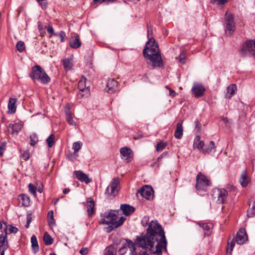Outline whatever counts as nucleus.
Instances as JSON below:
<instances>
[{
  "label": "nucleus",
  "instance_id": "nucleus-39",
  "mask_svg": "<svg viewBox=\"0 0 255 255\" xmlns=\"http://www.w3.org/2000/svg\"><path fill=\"white\" fill-rule=\"evenodd\" d=\"M46 141L48 147L49 148L52 147L55 142L54 135L53 134H50L46 139Z\"/></svg>",
  "mask_w": 255,
  "mask_h": 255
},
{
  "label": "nucleus",
  "instance_id": "nucleus-31",
  "mask_svg": "<svg viewBox=\"0 0 255 255\" xmlns=\"http://www.w3.org/2000/svg\"><path fill=\"white\" fill-rule=\"evenodd\" d=\"M237 90V86L235 84H231L229 86L227 89L226 96L229 98H231L235 94Z\"/></svg>",
  "mask_w": 255,
  "mask_h": 255
},
{
  "label": "nucleus",
  "instance_id": "nucleus-16",
  "mask_svg": "<svg viewBox=\"0 0 255 255\" xmlns=\"http://www.w3.org/2000/svg\"><path fill=\"white\" fill-rule=\"evenodd\" d=\"M248 237L245 229H240L237 233L236 238L237 243L239 245H243L247 241Z\"/></svg>",
  "mask_w": 255,
  "mask_h": 255
},
{
  "label": "nucleus",
  "instance_id": "nucleus-46",
  "mask_svg": "<svg viewBox=\"0 0 255 255\" xmlns=\"http://www.w3.org/2000/svg\"><path fill=\"white\" fill-rule=\"evenodd\" d=\"M240 183L243 187H246L247 186L248 184V180L247 176L245 174H242L240 178Z\"/></svg>",
  "mask_w": 255,
  "mask_h": 255
},
{
  "label": "nucleus",
  "instance_id": "nucleus-14",
  "mask_svg": "<svg viewBox=\"0 0 255 255\" xmlns=\"http://www.w3.org/2000/svg\"><path fill=\"white\" fill-rule=\"evenodd\" d=\"M214 195L217 196V201L219 203L224 204L226 203V199L228 195V192L225 189H216L213 191Z\"/></svg>",
  "mask_w": 255,
  "mask_h": 255
},
{
  "label": "nucleus",
  "instance_id": "nucleus-2",
  "mask_svg": "<svg viewBox=\"0 0 255 255\" xmlns=\"http://www.w3.org/2000/svg\"><path fill=\"white\" fill-rule=\"evenodd\" d=\"M147 45L145 46L143 50V55L145 59L148 67L151 66L153 69L155 67H162L163 61L162 59L161 53L149 54L147 51Z\"/></svg>",
  "mask_w": 255,
  "mask_h": 255
},
{
  "label": "nucleus",
  "instance_id": "nucleus-51",
  "mask_svg": "<svg viewBox=\"0 0 255 255\" xmlns=\"http://www.w3.org/2000/svg\"><path fill=\"white\" fill-rule=\"evenodd\" d=\"M32 214H28L27 215L26 217V220H27V223L26 225H25L26 228H28L30 225V223L32 221Z\"/></svg>",
  "mask_w": 255,
  "mask_h": 255
},
{
  "label": "nucleus",
  "instance_id": "nucleus-35",
  "mask_svg": "<svg viewBox=\"0 0 255 255\" xmlns=\"http://www.w3.org/2000/svg\"><path fill=\"white\" fill-rule=\"evenodd\" d=\"M21 200V204L25 207H28L30 205V200L29 196L25 194H21L19 196Z\"/></svg>",
  "mask_w": 255,
  "mask_h": 255
},
{
  "label": "nucleus",
  "instance_id": "nucleus-49",
  "mask_svg": "<svg viewBox=\"0 0 255 255\" xmlns=\"http://www.w3.org/2000/svg\"><path fill=\"white\" fill-rule=\"evenodd\" d=\"M47 32L51 35L57 36L58 34L54 32L53 28L51 24H49L47 27Z\"/></svg>",
  "mask_w": 255,
  "mask_h": 255
},
{
  "label": "nucleus",
  "instance_id": "nucleus-43",
  "mask_svg": "<svg viewBox=\"0 0 255 255\" xmlns=\"http://www.w3.org/2000/svg\"><path fill=\"white\" fill-rule=\"evenodd\" d=\"M17 50L21 52L25 50V44L22 41H19L17 42L16 45Z\"/></svg>",
  "mask_w": 255,
  "mask_h": 255
},
{
  "label": "nucleus",
  "instance_id": "nucleus-3",
  "mask_svg": "<svg viewBox=\"0 0 255 255\" xmlns=\"http://www.w3.org/2000/svg\"><path fill=\"white\" fill-rule=\"evenodd\" d=\"M29 76L34 82L38 81L42 84H46L50 81V78L45 70L39 65L32 67Z\"/></svg>",
  "mask_w": 255,
  "mask_h": 255
},
{
  "label": "nucleus",
  "instance_id": "nucleus-57",
  "mask_svg": "<svg viewBox=\"0 0 255 255\" xmlns=\"http://www.w3.org/2000/svg\"><path fill=\"white\" fill-rule=\"evenodd\" d=\"M168 154V152L167 151L163 152L160 156H159L157 158V160L159 161L161 159H162L163 157H165L167 156Z\"/></svg>",
  "mask_w": 255,
  "mask_h": 255
},
{
  "label": "nucleus",
  "instance_id": "nucleus-26",
  "mask_svg": "<svg viewBox=\"0 0 255 255\" xmlns=\"http://www.w3.org/2000/svg\"><path fill=\"white\" fill-rule=\"evenodd\" d=\"M66 119L68 124L72 126L76 125V122L73 120L72 114L68 107L65 108Z\"/></svg>",
  "mask_w": 255,
  "mask_h": 255
},
{
  "label": "nucleus",
  "instance_id": "nucleus-10",
  "mask_svg": "<svg viewBox=\"0 0 255 255\" xmlns=\"http://www.w3.org/2000/svg\"><path fill=\"white\" fill-rule=\"evenodd\" d=\"M103 217L100 222L101 224L110 225V223L117 222L116 220L118 216L116 211L110 210L107 214L104 215Z\"/></svg>",
  "mask_w": 255,
  "mask_h": 255
},
{
  "label": "nucleus",
  "instance_id": "nucleus-53",
  "mask_svg": "<svg viewBox=\"0 0 255 255\" xmlns=\"http://www.w3.org/2000/svg\"><path fill=\"white\" fill-rule=\"evenodd\" d=\"M201 124L199 122L197 121L196 122V126L195 128V130H196V132L197 134L199 133L201 131Z\"/></svg>",
  "mask_w": 255,
  "mask_h": 255
},
{
  "label": "nucleus",
  "instance_id": "nucleus-50",
  "mask_svg": "<svg viewBox=\"0 0 255 255\" xmlns=\"http://www.w3.org/2000/svg\"><path fill=\"white\" fill-rule=\"evenodd\" d=\"M21 158L26 161L29 158V153L28 151H24L21 155Z\"/></svg>",
  "mask_w": 255,
  "mask_h": 255
},
{
  "label": "nucleus",
  "instance_id": "nucleus-28",
  "mask_svg": "<svg viewBox=\"0 0 255 255\" xmlns=\"http://www.w3.org/2000/svg\"><path fill=\"white\" fill-rule=\"evenodd\" d=\"M16 102V99L15 98H10L9 99L8 103V113L13 114L15 112L16 109L15 106Z\"/></svg>",
  "mask_w": 255,
  "mask_h": 255
},
{
  "label": "nucleus",
  "instance_id": "nucleus-21",
  "mask_svg": "<svg viewBox=\"0 0 255 255\" xmlns=\"http://www.w3.org/2000/svg\"><path fill=\"white\" fill-rule=\"evenodd\" d=\"M86 206L89 217H91L95 212V203L92 198H88L87 200Z\"/></svg>",
  "mask_w": 255,
  "mask_h": 255
},
{
  "label": "nucleus",
  "instance_id": "nucleus-42",
  "mask_svg": "<svg viewBox=\"0 0 255 255\" xmlns=\"http://www.w3.org/2000/svg\"><path fill=\"white\" fill-rule=\"evenodd\" d=\"M255 215V201L252 203V207L247 211V215L249 217H253Z\"/></svg>",
  "mask_w": 255,
  "mask_h": 255
},
{
  "label": "nucleus",
  "instance_id": "nucleus-13",
  "mask_svg": "<svg viewBox=\"0 0 255 255\" xmlns=\"http://www.w3.org/2000/svg\"><path fill=\"white\" fill-rule=\"evenodd\" d=\"M120 153L122 158L127 162H130L133 159V151L130 148L127 147H123L120 149Z\"/></svg>",
  "mask_w": 255,
  "mask_h": 255
},
{
  "label": "nucleus",
  "instance_id": "nucleus-34",
  "mask_svg": "<svg viewBox=\"0 0 255 255\" xmlns=\"http://www.w3.org/2000/svg\"><path fill=\"white\" fill-rule=\"evenodd\" d=\"M82 144L80 141L75 142L73 144V149L74 151L73 153V156L76 158L78 156V152L81 149Z\"/></svg>",
  "mask_w": 255,
  "mask_h": 255
},
{
  "label": "nucleus",
  "instance_id": "nucleus-52",
  "mask_svg": "<svg viewBox=\"0 0 255 255\" xmlns=\"http://www.w3.org/2000/svg\"><path fill=\"white\" fill-rule=\"evenodd\" d=\"M228 0H213L212 2L218 5H222L226 3Z\"/></svg>",
  "mask_w": 255,
  "mask_h": 255
},
{
  "label": "nucleus",
  "instance_id": "nucleus-5",
  "mask_svg": "<svg viewBox=\"0 0 255 255\" xmlns=\"http://www.w3.org/2000/svg\"><path fill=\"white\" fill-rule=\"evenodd\" d=\"M240 55L242 57L247 56L255 57V39L245 41L240 50Z\"/></svg>",
  "mask_w": 255,
  "mask_h": 255
},
{
  "label": "nucleus",
  "instance_id": "nucleus-45",
  "mask_svg": "<svg viewBox=\"0 0 255 255\" xmlns=\"http://www.w3.org/2000/svg\"><path fill=\"white\" fill-rule=\"evenodd\" d=\"M167 145V143L166 142L160 141L157 143L156 150L157 151H160L162 150Z\"/></svg>",
  "mask_w": 255,
  "mask_h": 255
},
{
  "label": "nucleus",
  "instance_id": "nucleus-44",
  "mask_svg": "<svg viewBox=\"0 0 255 255\" xmlns=\"http://www.w3.org/2000/svg\"><path fill=\"white\" fill-rule=\"evenodd\" d=\"M30 144L31 146H34L35 144L38 142V139L36 134H32L30 136Z\"/></svg>",
  "mask_w": 255,
  "mask_h": 255
},
{
  "label": "nucleus",
  "instance_id": "nucleus-62",
  "mask_svg": "<svg viewBox=\"0 0 255 255\" xmlns=\"http://www.w3.org/2000/svg\"><path fill=\"white\" fill-rule=\"evenodd\" d=\"M38 191H39L40 193H42L43 190L42 189L39 188V189H38Z\"/></svg>",
  "mask_w": 255,
  "mask_h": 255
},
{
  "label": "nucleus",
  "instance_id": "nucleus-48",
  "mask_svg": "<svg viewBox=\"0 0 255 255\" xmlns=\"http://www.w3.org/2000/svg\"><path fill=\"white\" fill-rule=\"evenodd\" d=\"M28 189L30 193L34 196L36 195V187L34 186L33 184L32 183H29L28 184Z\"/></svg>",
  "mask_w": 255,
  "mask_h": 255
},
{
  "label": "nucleus",
  "instance_id": "nucleus-17",
  "mask_svg": "<svg viewBox=\"0 0 255 255\" xmlns=\"http://www.w3.org/2000/svg\"><path fill=\"white\" fill-rule=\"evenodd\" d=\"M8 244L7 236L3 234L0 235V255H4V251L8 248Z\"/></svg>",
  "mask_w": 255,
  "mask_h": 255
},
{
  "label": "nucleus",
  "instance_id": "nucleus-33",
  "mask_svg": "<svg viewBox=\"0 0 255 255\" xmlns=\"http://www.w3.org/2000/svg\"><path fill=\"white\" fill-rule=\"evenodd\" d=\"M31 243L32 250L34 253H36L39 251V246L37 241L36 237L35 235H33L31 238Z\"/></svg>",
  "mask_w": 255,
  "mask_h": 255
},
{
  "label": "nucleus",
  "instance_id": "nucleus-59",
  "mask_svg": "<svg viewBox=\"0 0 255 255\" xmlns=\"http://www.w3.org/2000/svg\"><path fill=\"white\" fill-rule=\"evenodd\" d=\"M169 95L172 97H174L176 94L175 91L171 89H169Z\"/></svg>",
  "mask_w": 255,
  "mask_h": 255
},
{
  "label": "nucleus",
  "instance_id": "nucleus-18",
  "mask_svg": "<svg viewBox=\"0 0 255 255\" xmlns=\"http://www.w3.org/2000/svg\"><path fill=\"white\" fill-rule=\"evenodd\" d=\"M74 174L76 178L81 182L88 184L92 181V179L90 178L87 174L81 170L74 171Z\"/></svg>",
  "mask_w": 255,
  "mask_h": 255
},
{
  "label": "nucleus",
  "instance_id": "nucleus-29",
  "mask_svg": "<svg viewBox=\"0 0 255 255\" xmlns=\"http://www.w3.org/2000/svg\"><path fill=\"white\" fill-rule=\"evenodd\" d=\"M197 224L205 231V234L209 236L211 233V229L212 225L207 223H202L201 222H198Z\"/></svg>",
  "mask_w": 255,
  "mask_h": 255
},
{
  "label": "nucleus",
  "instance_id": "nucleus-25",
  "mask_svg": "<svg viewBox=\"0 0 255 255\" xmlns=\"http://www.w3.org/2000/svg\"><path fill=\"white\" fill-rule=\"evenodd\" d=\"M183 121L178 122L176 125V128L174 133L175 137L177 139H180L182 137L183 129L182 127Z\"/></svg>",
  "mask_w": 255,
  "mask_h": 255
},
{
  "label": "nucleus",
  "instance_id": "nucleus-64",
  "mask_svg": "<svg viewBox=\"0 0 255 255\" xmlns=\"http://www.w3.org/2000/svg\"><path fill=\"white\" fill-rule=\"evenodd\" d=\"M223 120L225 122H227L228 121V119L227 118H223Z\"/></svg>",
  "mask_w": 255,
  "mask_h": 255
},
{
  "label": "nucleus",
  "instance_id": "nucleus-61",
  "mask_svg": "<svg viewBox=\"0 0 255 255\" xmlns=\"http://www.w3.org/2000/svg\"><path fill=\"white\" fill-rule=\"evenodd\" d=\"M59 200V198H57V199H56L55 201L54 202V204H55V205L57 204V203L58 202Z\"/></svg>",
  "mask_w": 255,
  "mask_h": 255
},
{
  "label": "nucleus",
  "instance_id": "nucleus-56",
  "mask_svg": "<svg viewBox=\"0 0 255 255\" xmlns=\"http://www.w3.org/2000/svg\"><path fill=\"white\" fill-rule=\"evenodd\" d=\"M5 147V143L3 142L0 145V156H2L3 154V150Z\"/></svg>",
  "mask_w": 255,
  "mask_h": 255
},
{
  "label": "nucleus",
  "instance_id": "nucleus-20",
  "mask_svg": "<svg viewBox=\"0 0 255 255\" xmlns=\"http://www.w3.org/2000/svg\"><path fill=\"white\" fill-rule=\"evenodd\" d=\"M69 44L72 48L77 49L80 47L81 45V42L80 40L79 35L75 34L72 36L70 38Z\"/></svg>",
  "mask_w": 255,
  "mask_h": 255
},
{
  "label": "nucleus",
  "instance_id": "nucleus-30",
  "mask_svg": "<svg viewBox=\"0 0 255 255\" xmlns=\"http://www.w3.org/2000/svg\"><path fill=\"white\" fill-rule=\"evenodd\" d=\"M215 148L216 146L215 142L211 141L208 145L205 146V147L203 148V153L215 152Z\"/></svg>",
  "mask_w": 255,
  "mask_h": 255
},
{
  "label": "nucleus",
  "instance_id": "nucleus-23",
  "mask_svg": "<svg viewBox=\"0 0 255 255\" xmlns=\"http://www.w3.org/2000/svg\"><path fill=\"white\" fill-rule=\"evenodd\" d=\"M120 209L123 211V213L127 216H129L135 211V208L133 206L126 204H122Z\"/></svg>",
  "mask_w": 255,
  "mask_h": 255
},
{
  "label": "nucleus",
  "instance_id": "nucleus-27",
  "mask_svg": "<svg viewBox=\"0 0 255 255\" xmlns=\"http://www.w3.org/2000/svg\"><path fill=\"white\" fill-rule=\"evenodd\" d=\"M201 137L199 135H196L195 136L194 143H193V148H197L198 149L204 148V142L203 141L200 140Z\"/></svg>",
  "mask_w": 255,
  "mask_h": 255
},
{
  "label": "nucleus",
  "instance_id": "nucleus-63",
  "mask_svg": "<svg viewBox=\"0 0 255 255\" xmlns=\"http://www.w3.org/2000/svg\"><path fill=\"white\" fill-rule=\"evenodd\" d=\"M44 34H45V32L43 31H42V34L40 33V35L41 36H43L44 35Z\"/></svg>",
  "mask_w": 255,
  "mask_h": 255
},
{
  "label": "nucleus",
  "instance_id": "nucleus-36",
  "mask_svg": "<svg viewBox=\"0 0 255 255\" xmlns=\"http://www.w3.org/2000/svg\"><path fill=\"white\" fill-rule=\"evenodd\" d=\"M47 221L50 226L53 227L55 225V222L54 219L53 211L52 210L49 211L48 212Z\"/></svg>",
  "mask_w": 255,
  "mask_h": 255
},
{
  "label": "nucleus",
  "instance_id": "nucleus-6",
  "mask_svg": "<svg viewBox=\"0 0 255 255\" xmlns=\"http://www.w3.org/2000/svg\"><path fill=\"white\" fill-rule=\"evenodd\" d=\"M120 183L119 178L113 179L109 186L107 187L105 194L108 199L114 198L118 193V185Z\"/></svg>",
  "mask_w": 255,
  "mask_h": 255
},
{
  "label": "nucleus",
  "instance_id": "nucleus-54",
  "mask_svg": "<svg viewBox=\"0 0 255 255\" xmlns=\"http://www.w3.org/2000/svg\"><path fill=\"white\" fill-rule=\"evenodd\" d=\"M58 35L60 37L61 42H64V41H65V37L66 36V34H65V32H64L63 31H61L59 33Z\"/></svg>",
  "mask_w": 255,
  "mask_h": 255
},
{
  "label": "nucleus",
  "instance_id": "nucleus-41",
  "mask_svg": "<svg viewBox=\"0 0 255 255\" xmlns=\"http://www.w3.org/2000/svg\"><path fill=\"white\" fill-rule=\"evenodd\" d=\"M63 64L66 70H69L71 69L72 64L70 59L68 58L64 59L63 60Z\"/></svg>",
  "mask_w": 255,
  "mask_h": 255
},
{
  "label": "nucleus",
  "instance_id": "nucleus-24",
  "mask_svg": "<svg viewBox=\"0 0 255 255\" xmlns=\"http://www.w3.org/2000/svg\"><path fill=\"white\" fill-rule=\"evenodd\" d=\"M23 126V123L19 122L14 124H9L8 128L12 129V131L11 132L12 134L17 135L19 131L22 129Z\"/></svg>",
  "mask_w": 255,
  "mask_h": 255
},
{
  "label": "nucleus",
  "instance_id": "nucleus-22",
  "mask_svg": "<svg viewBox=\"0 0 255 255\" xmlns=\"http://www.w3.org/2000/svg\"><path fill=\"white\" fill-rule=\"evenodd\" d=\"M118 83L114 79H110L107 84V90L109 93H113L118 90Z\"/></svg>",
  "mask_w": 255,
  "mask_h": 255
},
{
  "label": "nucleus",
  "instance_id": "nucleus-40",
  "mask_svg": "<svg viewBox=\"0 0 255 255\" xmlns=\"http://www.w3.org/2000/svg\"><path fill=\"white\" fill-rule=\"evenodd\" d=\"M4 231L5 235L7 236V235L8 234L17 233L18 232V229L13 226H12L11 225H9V226H6Z\"/></svg>",
  "mask_w": 255,
  "mask_h": 255
},
{
  "label": "nucleus",
  "instance_id": "nucleus-9",
  "mask_svg": "<svg viewBox=\"0 0 255 255\" xmlns=\"http://www.w3.org/2000/svg\"><path fill=\"white\" fill-rule=\"evenodd\" d=\"M210 181L201 172L196 177V188L198 190H204L209 185Z\"/></svg>",
  "mask_w": 255,
  "mask_h": 255
},
{
  "label": "nucleus",
  "instance_id": "nucleus-7",
  "mask_svg": "<svg viewBox=\"0 0 255 255\" xmlns=\"http://www.w3.org/2000/svg\"><path fill=\"white\" fill-rule=\"evenodd\" d=\"M225 21L226 33L227 34L231 35L234 32L236 27L234 15L231 13L227 11L225 13Z\"/></svg>",
  "mask_w": 255,
  "mask_h": 255
},
{
  "label": "nucleus",
  "instance_id": "nucleus-15",
  "mask_svg": "<svg viewBox=\"0 0 255 255\" xmlns=\"http://www.w3.org/2000/svg\"><path fill=\"white\" fill-rule=\"evenodd\" d=\"M192 91L195 97L198 98L204 95L205 88L202 84L195 83L192 88Z\"/></svg>",
  "mask_w": 255,
  "mask_h": 255
},
{
  "label": "nucleus",
  "instance_id": "nucleus-60",
  "mask_svg": "<svg viewBox=\"0 0 255 255\" xmlns=\"http://www.w3.org/2000/svg\"><path fill=\"white\" fill-rule=\"evenodd\" d=\"M70 192V189L69 188H65L63 190V192L64 194H67Z\"/></svg>",
  "mask_w": 255,
  "mask_h": 255
},
{
  "label": "nucleus",
  "instance_id": "nucleus-19",
  "mask_svg": "<svg viewBox=\"0 0 255 255\" xmlns=\"http://www.w3.org/2000/svg\"><path fill=\"white\" fill-rule=\"evenodd\" d=\"M126 220V218L124 217H121L117 222L110 223V226L106 227L105 230L108 233H111L114 229L117 228L122 225Z\"/></svg>",
  "mask_w": 255,
  "mask_h": 255
},
{
  "label": "nucleus",
  "instance_id": "nucleus-11",
  "mask_svg": "<svg viewBox=\"0 0 255 255\" xmlns=\"http://www.w3.org/2000/svg\"><path fill=\"white\" fill-rule=\"evenodd\" d=\"M86 78H82L78 83V88L80 90L79 93L78 94L79 98H82L83 97H88L90 94V89L88 87L86 86Z\"/></svg>",
  "mask_w": 255,
  "mask_h": 255
},
{
  "label": "nucleus",
  "instance_id": "nucleus-4",
  "mask_svg": "<svg viewBox=\"0 0 255 255\" xmlns=\"http://www.w3.org/2000/svg\"><path fill=\"white\" fill-rule=\"evenodd\" d=\"M147 37L148 39V41L146 42L145 46L148 45L147 51L149 54L160 53L158 45L157 43H155V40L153 37H149V35L152 34V26L150 24L147 23Z\"/></svg>",
  "mask_w": 255,
  "mask_h": 255
},
{
  "label": "nucleus",
  "instance_id": "nucleus-8",
  "mask_svg": "<svg viewBox=\"0 0 255 255\" xmlns=\"http://www.w3.org/2000/svg\"><path fill=\"white\" fill-rule=\"evenodd\" d=\"M135 250V245L131 241L127 240V243L119 249V253L120 255H134Z\"/></svg>",
  "mask_w": 255,
  "mask_h": 255
},
{
  "label": "nucleus",
  "instance_id": "nucleus-37",
  "mask_svg": "<svg viewBox=\"0 0 255 255\" xmlns=\"http://www.w3.org/2000/svg\"><path fill=\"white\" fill-rule=\"evenodd\" d=\"M117 250L113 246H109L105 249V255H116Z\"/></svg>",
  "mask_w": 255,
  "mask_h": 255
},
{
  "label": "nucleus",
  "instance_id": "nucleus-12",
  "mask_svg": "<svg viewBox=\"0 0 255 255\" xmlns=\"http://www.w3.org/2000/svg\"><path fill=\"white\" fill-rule=\"evenodd\" d=\"M137 194H139L142 197L149 200L153 198V190L151 186L145 185L140 188Z\"/></svg>",
  "mask_w": 255,
  "mask_h": 255
},
{
  "label": "nucleus",
  "instance_id": "nucleus-1",
  "mask_svg": "<svg viewBox=\"0 0 255 255\" xmlns=\"http://www.w3.org/2000/svg\"><path fill=\"white\" fill-rule=\"evenodd\" d=\"M135 243L139 247L149 249L151 253L156 255H162V250H166L167 247L164 230L157 221L150 222L146 234L137 237Z\"/></svg>",
  "mask_w": 255,
  "mask_h": 255
},
{
  "label": "nucleus",
  "instance_id": "nucleus-58",
  "mask_svg": "<svg viewBox=\"0 0 255 255\" xmlns=\"http://www.w3.org/2000/svg\"><path fill=\"white\" fill-rule=\"evenodd\" d=\"M38 27L39 31L40 32V33L41 34H42V31L43 30V26L41 24V22H39L38 23Z\"/></svg>",
  "mask_w": 255,
  "mask_h": 255
},
{
  "label": "nucleus",
  "instance_id": "nucleus-47",
  "mask_svg": "<svg viewBox=\"0 0 255 255\" xmlns=\"http://www.w3.org/2000/svg\"><path fill=\"white\" fill-rule=\"evenodd\" d=\"M186 57V53L184 51H182L180 52V55L179 56V61L182 64L185 63V59Z\"/></svg>",
  "mask_w": 255,
  "mask_h": 255
},
{
  "label": "nucleus",
  "instance_id": "nucleus-32",
  "mask_svg": "<svg viewBox=\"0 0 255 255\" xmlns=\"http://www.w3.org/2000/svg\"><path fill=\"white\" fill-rule=\"evenodd\" d=\"M235 245V243L234 241V239L230 238L228 239V245L226 248L227 255H231L232 254Z\"/></svg>",
  "mask_w": 255,
  "mask_h": 255
},
{
  "label": "nucleus",
  "instance_id": "nucleus-55",
  "mask_svg": "<svg viewBox=\"0 0 255 255\" xmlns=\"http://www.w3.org/2000/svg\"><path fill=\"white\" fill-rule=\"evenodd\" d=\"M80 253L82 255H87L88 253V249L87 248H82L80 250Z\"/></svg>",
  "mask_w": 255,
  "mask_h": 255
},
{
  "label": "nucleus",
  "instance_id": "nucleus-38",
  "mask_svg": "<svg viewBox=\"0 0 255 255\" xmlns=\"http://www.w3.org/2000/svg\"><path fill=\"white\" fill-rule=\"evenodd\" d=\"M43 240H44L45 244L46 246L51 245V244H52L53 242V239L47 232H46L44 234V235L43 237Z\"/></svg>",
  "mask_w": 255,
  "mask_h": 255
}]
</instances>
